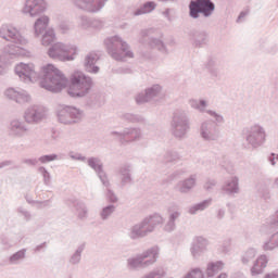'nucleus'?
<instances>
[{
	"mask_svg": "<svg viewBox=\"0 0 278 278\" xmlns=\"http://www.w3.org/2000/svg\"><path fill=\"white\" fill-rule=\"evenodd\" d=\"M122 121H126V123H144V117L138 114L124 113L122 114Z\"/></svg>",
	"mask_w": 278,
	"mask_h": 278,
	"instance_id": "obj_48",
	"label": "nucleus"
},
{
	"mask_svg": "<svg viewBox=\"0 0 278 278\" xmlns=\"http://www.w3.org/2000/svg\"><path fill=\"white\" fill-rule=\"evenodd\" d=\"M49 16L43 15V16H39L35 24H34V29H35V36L36 38L42 36V34H45V31H47V27H49Z\"/></svg>",
	"mask_w": 278,
	"mask_h": 278,
	"instance_id": "obj_29",
	"label": "nucleus"
},
{
	"mask_svg": "<svg viewBox=\"0 0 278 278\" xmlns=\"http://www.w3.org/2000/svg\"><path fill=\"white\" fill-rule=\"evenodd\" d=\"M85 250L86 243L79 244L74 251V253L71 254L68 258V264H71V266H78V264H81V255Z\"/></svg>",
	"mask_w": 278,
	"mask_h": 278,
	"instance_id": "obj_33",
	"label": "nucleus"
},
{
	"mask_svg": "<svg viewBox=\"0 0 278 278\" xmlns=\"http://www.w3.org/2000/svg\"><path fill=\"white\" fill-rule=\"evenodd\" d=\"M54 42H55V30H53L52 28L47 29L41 37V45L43 47H49Z\"/></svg>",
	"mask_w": 278,
	"mask_h": 278,
	"instance_id": "obj_47",
	"label": "nucleus"
},
{
	"mask_svg": "<svg viewBox=\"0 0 278 278\" xmlns=\"http://www.w3.org/2000/svg\"><path fill=\"white\" fill-rule=\"evenodd\" d=\"M189 41L195 49H203L210 42V34L205 29L193 28L188 33Z\"/></svg>",
	"mask_w": 278,
	"mask_h": 278,
	"instance_id": "obj_16",
	"label": "nucleus"
},
{
	"mask_svg": "<svg viewBox=\"0 0 278 278\" xmlns=\"http://www.w3.org/2000/svg\"><path fill=\"white\" fill-rule=\"evenodd\" d=\"M186 173H187L186 168H179V169H176L174 173H172L169 177L172 180L179 179V177H184Z\"/></svg>",
	"mask_w": 278,
	"mask_h": 278,
	"instance_id": "obj_63",
	"label": "nucleus"
},
{
	"mask_svg": "<svg viewBox=\"0 0 278 278\" xmlns=\"http://www.w3.org/2000/svg\"><path fill=\"white\" fill-rule=\"evenodd\" d=\"M204 68L207 71L211 79L214 81H220V68H218V64L216 63V59H208L204 64Z\"/></svg>",
	"mask_w": 278,
	"mask_h": 278,
	"instance_id": "obj_25",
	"label": "nucleus"
},
{
	"mask_svg": "<svg viewBox=\"0 0 278 278\" xmlns=\"http://www.w3.org/2000/svg\"><path fill=\"white\" fill-rule=\"evenodd\" d=\"M92 18L88 17L87 15H80L78 17V27L81 29H90Z\"/></svg>",
	"mask_w": 278,
	"mask_h": 278,
	"instance_id": "obj_53",
	"label": "nucleus"
},
{
	"mask_svg": "<svg viewBox=\"0 0 278 278\" xmlns=\"http://www.w3.org/2000/svg\"><path fill=\"white\" fill-rule=\"evenodd\" d=\"M260 49L261 51H263V53H269L270 55H275V53H277L278 51V45L270 39H265L261 41Z\"/></svg>",
	"mask_w": 278,
	"mask_h": 278,
	"instance_id": "obj_34",
	"label": "nucleus"
},
{
	"mask_svg": "<svg viewBox=\"0 0 278 278\" xmlns=\"http://www.w3.org/2000/svg\"><path fill=\"white\" fill-rule=\"evenodd\" d=\"M184 125H190V115H188V111L186 110H176L173 113L170 128L180 127Z\"/></svg>",
	"mask_w": 278,
	"mask_h": 278,
	"instance_id": "obj_22",
	"label": "nucleus"
},
{
	"mask_svg": "<svg viewBox=\"0 0 278 278\" xmlns=\"http://www.w3.org/2000/svg\"><path fill=\"white\" fill-rule=\"evenodd\" d=\"M216 11V4L212 0H191L189 2V16L193 21L211 18Z\"/></svg>",
	"mask_w": 278,
	"mask_h": 278,
	"instance_id": "obj_5",
	"label": "nucleus"
},
{
	"mask_svg": "<svg viewBox=\"0 0 278 278\" xmlns=\"http://www.w3.org/2000/svg\"><path fill=\"white\" fill-rule=\"evenodd\" d=\"M56 116L62 125H76L84 118V111L75 106H64L58 111Z\"/></svg>",
	"mask_w": 278,
	"mask_h": 278,
	"instance_id": "obj_7",
	"label": "nucleus"
},
{
	"mask_svg": "<svg viewBox=\"0 0 278 278\" xmlns=\"http://www.w3.org/2000/svg\"><path fill=\"white\" fill-rule=\"evenodd\" d=\"M18 43H12L10 46H8L7 48V58L8 55H13L14 58H23L25 55H27V50H25L23 47L21 46H16Z\"/></svg>",
	"mask_w": 278,
	"mask_h": 278,
	"instance_id": "obj_38",
	"label": "nucleus"
},
{
	"mask_svg": "<svg viewBox=\"0 0 278 278\" xmlns=\"http://www.w3.org/2000/svg\"><path fill=\"white\" fill-rule=\"evenodd\" d=\"M184 278H204L203 271H201L199 268H194L191 271L187 273Z\"/></svg>",
	"mask_w": 278,
	"mask_h": 278,
	"instance_id": "obj_59",
	"label": "nucleus"
},
{
	"mask_svg": "<svg viewBox=\"0 0 278 278\" xmlns=\"http://www.w3.org/2000/svg\"><path fill=\"white\" fill-rule=\"evenodd\" d=\"M197 179L198 175L191 174L188 178L178 181L175 185L174 190H176V192H179L180 194H189V192H192V190L197 188Z\"/></svg>",
	"mask_w": 278,
	"mask_h": 278,
	"instance_id": "obj_18",
	"label": "nucleus"
},
{
	"mask_svg": "<svg viewBox=\"0 0 278 278\" xmlns=\"http://www.w3.org/2000/svg\"><path fill=\"white\" fill-rule=\"evenodd\" d=\"M210 240L203 236H197L190 247V253L193 260H199L207 251Z\"/></svg>",
	"mask_w": 278,
	"mask_h": 278,
	"instance_id": "obj_17",
	"label": "nucleus"
},
{
	"mask_svg": "<svg viewBox=\"0 0 278 278\" xmlns=\"http://www.w3.org/2000/svg\"><path fill=\"white\" fill-rule=\"evenodd\" d=\"M4 94L5 97H8V99H12L13 101H16V98L18 97V90L14 88H9L5 90Z\"/></svg>",
	"mask_w": 278,
	"mask_h": 278,
	"instance_id": "obj_62",
	"label": "nucleus"
},
{
	"mask_svg": "<svg viewBox=\"0 0 278 278\" xmlns=\"http://www.w3.org/2000/svg\"><path fill=\"white\" fill-rule=\"evenodd\" d=\"M110 0H90L89 14H97L105 8Z\"/></svg>",
	"mask_w": 278,
	"mask_h": 278,
	"instance_id": "obj_46",
	"label": "nucleus"
},
{
	"mask_svg": "<svg viewBox=\"0 0 278 278\" xmlns=\"http://www.w3.org/2000/svg\"><path fill=\"white\" fill-rule=\"evenodd\" d=\"M223 190L226 194H238L240 192V179L237 176H232L223 186Z\"/></svg>",
	"mask_w": 278,
	"mask_h": 278,
	"instance_id": "obj_28",
	"label": "nucleus"
},
{
	"mask_svg": "<svg viewBox=\"0 0 278 278\" xmlns=\"http://www.w3.org/2000/svg\"><path fill=\"white\" fill-rule=\"evenodd\" d=\"M189 105L190 108H192V110H197L198 112H200V114H206L207 112V101L204 99H191L189 100Z\"/></svg>",
	"mask_w": 278,
	"mask_h": 278,
	"instance_id": "obj_41",
	"label": "nucleus"
},
{
	"mask_svg": "<svg viewBox=\"0 0 278 278\" xmlns=\"http://www.w3.org/2000/svg\"><path fill=\"white\" fill-rule=\"evenodd\" d=\"M105 47L109 55L117 62H124L125 58H134V52L129 48V43L123 40L121 36L115 35L105 39Z\"/></svg>",
	"mask_w": 278,
	"mask_h": 278,
	"instance_id": "obj_3",
	"label": "nucleus"
},
{
	"mask_svg": "<svg viewBox=\"0 0 278 278\" xmlns=\"http://www.w3.org/2000/svg\"><path fill=\"white\" fill-rule=\"evenodd\" d=\"M123 136H126L125 142H136L142 140V129L140 128H125Z\"/></svg>",
	"mask_w": 278,
	"mask_h": 278,
	"instance_id": "obj_31",
	"label": "nucleus"
},
{
	"mask_svg": "<svg viewBox=\"0 0 278 278\" xmlns=\"http://www.w3.org/2000/svg\"><path fill=\"white\" fill-rule=\"evenodd\" d=\"M216 179L214 178H208L206 179V181L204 182V190H206V192H212V190H214V188H216Z\"/></svg>",
	"mask_w": 278,
	"mask_h": 278,
	"instance_id": "obj_60",
	"label": "nucleus"
},
{
	"mask_svg": "<svg viewBox=\"0 0 278 278\" xmlns=\"http://www.w3.org/2000/svg\"><path fill=\"white\" fill-rule=\"evenodd\" d=\"M97 62H99V54L96 52H89L86 54L84 60V68L87 73H91L92 75H97L100 68L97 66Z\"/></svg>",
	"mask_w": 278,
	"mask_h": 278,
	"instance_id": "obj_23",
	"label": "nucleus"
},
{
	"mask_svg": "<svg viewBox=\"0 0 278 278\" xmlns=\"http://www.w3.org/2000/svg\"><path fill=\"white\" fill-rule=\"evenodd\" d=\"M223 268H225V263H223V261L211 262L206 267V276L212 278L214 275H218Z\"/></svg>",
	"mask_w": 278,
	"mask_h": 278,
	"instance_id": "obj_35",
	"label": "nucleus"
},
{
	"mask_svg": "<svg viewBox=\"0 0 278 278\" xmlns=\"http://www.w3.org/2000/svg\"><path fill=\"white\" fill-rule=\"evenodd\" d=\"M0 38L8 40L9 42H13L14 45H27V39L21 36L18 28L10 24H3L0 27Z\"/></svg>",
	"mask_w": 278,
	"mask_h": 278,
	"instance_id": "obj_11",
	"label": "nucleus"
},
{
	"mask_svg": "<svg viewBox=\"0 0 278 278\" xmlns=\"http://www.w3.org/2000/svg\"><path fill=\"white\" fill-rule=\"evenodd\" d=\"M149 233L151 232L149 228H147L143 219L128 229V238H130V240H142V238H147Z\"/></svg>",
	"mask_w": 278,
	"mask_h": 278,
	"instance_id": "obj_19",
	"label": "nucleus"
},
{
	"mask_svg": "<svg viewBox=\"0 0 278 278\" xmlns=\"http://www.w3.org/2000/svg\"><path fill=\"white\" fill-rule=\"evenodd\" d=\"M275 229H278V211L266 219L265 224L261 226L260 231L261 233L268 235L275 231Z\"/></svg>",
	"mask_w": 278,
	"mask_h": 278,
	"instance_id": "obj_26",
	"label": "nucleus"
},
{
	"mask_svg": "<svg viewBox=\"0 0 278 278\" xmlns=\"http://www.w3.org/2000/svg\"><path fill=\"white\" fill-rule=\"evenodd\" d=\"M105 190H106L105 197L109 203H118V197L116 195L114 190H112V187H109Z\"/></svg>",
	"mask_w": 278,
	"mask_h": 278,
	"instance_id": "obj_56",
	"label": "nucleus"
},
{
	"mask_svg": "<svg viewBox=\"0 0 278 278\" xmlns=\"http://www.w3.org/2000/svg\"><path fill=\"white\" fill-rule=\"evenodd\" d=\"M155 8H157V4L155 2L148 1L134 12V16H142V14H151V12L155 10Z\"/></svg>",
	"mask_w": 278,
	"mask_h": 278,
	"instance_id": "obj_40",
	"label": "nucleus"
},
{
	"mask_svg": "<svg viewBox=\"0 0 278 278\" xmlns=\"http://www.w3.org/2000/svg\"><path fill=\"white\" fill-rule=\"evenodd\" d=\"M159 257L160 248L157 245H154L140 254L127 258V269L138 270L140 268H149V266H153V264L157 262Z\"/></svg>",
	"mask_w": 278,
	"mask_h": 278,
	"instance_id": "obj_4",
	"label": "nucleus"
},
{
	"mask_svg": "<svg viewBox=\"0 0 278 278\" xmlns=\"http://www.w3.org/2000/svg\"><path fill=\"white\" fill-rule=\"evenodd\" d=\"M23 118L27 125H38L47 118V110L45 106L30 105L25 110Z\"/></svg>",
	"mask_w": 278,
	"mask_h": 278,
	"instance_id": "obj_10",
	"label": "nucleus"
},
{
	"mask_svg": "<svg viewBox=\"0 0 278 278\" xmlns=\"http://www.w3.org/2000/svg\"><path fill=\"white\" fill-rule=\"evenodd\" d=\"M168 217L163 226V231L167 233H173L175 229H177V220L181 218V210L179 208L177 203H172L167 207Z\"/></svg>",
	"mask_w": 278,
	"mask_h": 278,
	"instance_id": "obj_14",
	"label": "nucleus"
},
{
	"mask_svg": "<svg viewBox=\"0 0 278 278\" xmlns=\"http://www.w3.org/2000/svg\"><path fill=\"white\" fill-rule=\"evenodd\" d=\"M26 250H20L9 257L10 264H21L25 260Z\"/></svg>",
	"mask_w": 278,
	"mask_h": 278,
	"instance_id": "obj_51",
	"label": "nucleus"
},
{
	"mask_svg": "<svg viewBox=\"0 0 278 278\" xmlns=\"http://www.w3.org/2000/svg\"><path fill=\"white\" fill-rule=\"evenodd\" d=\"M92 29H101L103 27V22L101 20L91 18V26Z\"/></svg>",
	"mask_w": 278,
	"mask_h": 278,
	"instance_id": "obj_64",
	"label": "nucleus"
},
{
	"mask_svg": "<svg viewBox=\"0 0 278 278\" xmlns=\"http://www.w3.org/2000/svg\"><path fill=\"white\" fill-rule=\"evenodd\" d=\"M116 212V205L114 204H109L106 206H103L101 211L99 212V216L101 220H110L112 218V215Z\"/></svg>",
	"mask_w": 278,
	"mask_h": 278,
	"instance_id": "obj_45",
	"label": "nucleus"
},
{
	"mask_svg": "<svg viewBox=\"0 0 278 278\" xmlns=\"http://www.w3.org/2000/svg\"><path fill=\"white\" fill-rule=\"evenodd\" d=\"M268 266V256L266 254L260 255L255 262L254 265L251 268V275L252 277H256V275H262L264 273V268Z\"/></svg>",
	"mask_w": 278,
	"mask_h": 278,
	"instance_id": "obj_27",
	"label": "nucleus"
},
{
	"mask_svg": "<svg viewBox=\"0 0 278 278\" xmlns=\"http://www.w3.org/2000/svg\"><path fill=\"white\" fill-rule=\"evenodd\" d=\"M72 3L77 10L90 13V0H72Z\"/></svg>",
	"mask_w": 278,
	"mask_h": 278,
	"instance_id": "obj_49",
	"label": "nucleus"
},
{
	"mask_svg": "<svg viewBox=\"0 0 278 278\" xmlns=\"http://www.w3.org/2000/svg\"><path fill=\"white\" fill-rule=\"evenodd\" d=\"M142 220L143 224H146V227L148 231H150V233H153V231H155V227H157V225H164V216H162V214L160 213H153L143 218Z\"/></svg>",
	"mask_w": 278,
	"mask_h": 278,
	"instance_id": "obj_24",
	"label": "nucleus"
},
{
	"mask_svg": "<svg viewBox=\"0 0 278 278\" xmlns=\"http://www.w3.org/2000/svg\"><path fill=\"white\" fill-rule=\"evenodd\" d=\"M55 160H59L58 154H46L38 159V162L41 164H49V162H55Z\"/></svg>",
	"mask_w": 278,
	"mask_h": 278,
	"instance_id": "obj_57",
	"label": "nucleus"
},
{
	"mask_svg": "<svg viewBox=\"0 0 278 278\" xmlns=\"http://www.w3.org/2000/svg\"><path fill=\"white\" fill-rule=\"evenodd\" d=\"M48 3L47 0H26L23 8V13L36 18L47 12Z\"/></svg>",
	"mask_w": 278,
	"mask_h": 278,
	"instance_id": "obj_12",
	"label": "nucleus"
},
{
	"mask_svg": "<svg viewBox=\"0 0 278 278\" xmlns=\"http://www.w3.org/2000/svg\"><path fill=\"white\" fill-rule=\"evenodd\" d=\"M104 104L105 96H103L101 92H93L87 99V105H89V108H101Z\"/></svg>",
	"mask_w": 278,
	"mask_h": 278,
	"instance_id": "obj_32",
	"label": "nucleus"
},
{
	"mask_svg": "<svg viewBox=\"0 0 278 278\" xmlns=\"http://www.w3.org/2000/svg\"><path fill=\"white\" fill-rule=\"evenodd\" d=\"M38 170L43 177V184L46 186H49V184H51V174L49 173V170H47V168L45 167H39Z\"/></svg>",
	"mask_w": 278,
	"mask_h": 278,
	"instance_id": "obj_58",
	"label": "nucleus"
},
{
	"mask_svg": "<svg viewBox=\"0 0 278 278\" xmlns=\"http://www.w3.org/2000/svg\"><path fill=\"white\" fill-rule=\"evenodd\" d=\"M132 170H134V167L129 163H125L118 167L117 174L121 177L122 188H125V186L129 184H134V178L131 177Z\"/></svg>",
	"mask_w": 278,
	"mask_h": 278,
	"instance_id": "obj_21",
	"label": "nucleus"
},
{
	"mask_svg": "<svg viewBox=\"0 0 278 278\" xmlns=\"http://www.w3.org/2000/svg\"><path fill=\"white\" fill-rule=\"evenodd\" d=\"M245 141L252 149H260L266 142V129L260 124H255L247 129Z\"/></svg>",
	"mask_w": 278,
	"mask_h": 278,
	"instance_id": "obj_8",
	"label": "nucleus"
},
{
	"mask_svg": "<svg viewBox=\"0 0 278 278\" xmlns=\"http://www.w3.org/2000/svg\"><path fill=\"white\" fill-rule=\"evenodd\" d=\"M210 205H212V198L206 199L202 202L195 203L193 205H190L188 207V214H190L191 216H197L199 212H205V210H207Z\"/></svg>",
	"mask_w": 278,
	"mask_h": 278,
	"instance_id": "obj_30",
	"label": "nucleus"
},
{
	"mask_svg": "<svg viewBox=\"0 0 278 278\" xmlns=\"http://www.w3.org/2000/svg\"><path fill=\"white\" fill-rule=\"evenodd\" d=\"M15 75L24 84H34L41 77L40 86L49 92H62L68 86V78L51 63L41 68V75L36 71V65L33 63H20L15 66Z\"/></svg>",
	"mask_w": 278,
	"mask_h": 278,
	"instance_id": "obj_1",
	"label": "nucleus"
},
{
	"mask_svg": "<svg viewBox=\"0 0 278 278\" xmlns=\"http://www.w3.org/2000/svg\"><path fill=\"white\" fill-rule=\"evenodd\" d=\"M206 114H208V116H211V118L214 119L213 123L214 125H216V127L225 123V117L220 115V113H217L216 111L207 110Z\"/></svg>",
	"mask_w": 278,
	"mask_h": 278,
	"instance_id": "obj_50",
	"label": "nucleus"
},
{
	"mask_svg": "<svg viewBox=\"0 0 278 278\" xmlns=\"http://www.w3.org/2000/svg\"><path fill=\"white\" fill-rule=\"evenodd\" d=\"M74 207L77 212L79 220H86L88 218V206L84 202L76 201Z\"/></svg>",
	"mask_w": 278,
	"mask_h": 278,
	"instance_id": "obj_44",
	"label": "nucleus"
},
{
	"mask_svg": "<svg viewBox=\"0 0 278 278\" xmlns=\"http://www.w3.org/2000/svg\"><path fill=\"white\" fill-rule=\"evenodd\" d=\"M31 97L26 91H18L17 98L15 99L16 103H29Z\"/></svg>",
	"mask_w": 278,
	"mask_h": 278,
	"instance_id": "obj_55",
	"label": "nucleus"
},
{
	"mask_svg": "<svg viewBox=\"0 0 278 278\" xmlns=\"http://www.w3.org/2000/svg\"><path fill=\"white\" fill-rule=\"evenodd\" d=\"M94 86V81L90 76H86L83 72H76L71 77V86L67 90L73 99H81L88 97Z\"/></svg>",
	"mask_w": 278,
	"mask_h": 278,
	"instance_id": "obj_2",
	"label": "nucleus"
},
{
	"mask_svg": "<svg viewBox=\"0 0 278 278\" xmlns=\"http://www.w3.org/2000/svg\"><path fill=\"white\" fill-rule=\"evenodd\" d=\"M258 194L264 201H270V189L266 185H261L257 189Z\"/></svg>",
	"mask_w": 278,
	"mask_h": 278,
	"instance_id": "obj_54",
	"label": "nucleus"
},
{
	"mask_svg": "<svg viewBox=\"0 0 278 278\" xmlns=\"http://www.w3.org/2000/svg\"><path fill=\"white\" fill-rule=\"evenodd\" d=\"M76 53L77 48L63 42L53 43L48 50L49 58L60 60V62H71L75 60L74 55H76Z\"/></svg>",
	"mask_w": 278,
	"mask_h": 278,
	"instance_id": "obj_6",
	"label": "nucleus"
},
{
	"mask_svg": "<svg viewBox=\"0 0 278 278\" xmlns=\"http://www.w3.org/2000/svg\"><path fill=\"white\" fill-rule=\"evenodd\" d=\"M152 34H153L152 28L141 30L140 31L141 37L139 38V42H141V45H148L150 49H157L159 51H161V53H168V50L166 49V45H164V41H162L161 39L151 37Z\"/></svg>",
	"mask_w": 278,
	"mask_h": 278,
	"instance_id": "obj_13",
	"label": "nucleus"
},
{
	"mask_svg": "<svg viewBox=\"0 0 278 278\" xmlns=\"http://www.w3.org/2000/svg\"><path fill=\"white\" fill-rule=\"evenodd\" d=\"M263 251H275V249H278V231L273 233L269 239H267L262 244Z\"/></svg>",
	"mask_w": 278,
	"mask_h": 278,
	"instance_id": "obj_43",
	"label": "nucleus"
},
{
	"mask_svg": "<svg viewBox=\"0 0 278 278\" xmlns=\"http://www.w3.org/2000/svg\"><path fill=\"white\" fill-rule=\"evenodd\" d=\"M163 160L166 164H177L181 160V154L177 150H167L164 153Z\"/></svg>",
	"mask_w": 278,
	"mask_h": 278,
	"instance_id": "obj_42",
	"label": "nucleus"
},
{
	"mask_svg": "<svg viewBox=\"0 0 278 278\" xmlns=\"http://www.w3.org/2000/svg\"><path fill=\"white\" fill-rule=\"evenodd\" d=\"M97 177L100 179L102 186H104L105 190L108 188H112V182H110V178L108 177V173H105V169L97 174Z\"/></svg>",
	"mask_w": 278,
	"mask_h": 278,
	"instance_id": "obj_52",
	"label": "nucleus"
},
{
	"mask_svg": "<svg viewBox=\"0 0 278 278\" xmlns=\"http://www.w3.org/2000/svg\"><path fill=\"white\" fill-rule=\"evenodd\" d=\"M172 129V135L176 140H184L188 136V132L190 131V124H185L182 126H176Z\"/></svg>",
	"mask_w": 278,
	"mask_h": 278,
	"instance_id": "obj_36",
	"label": "nucleus"
},
{
	"mask_svg": "<svg viewBox=\"0 0 278 278\" xmlns=\"http://www.w3.org/2000/svg\"><path fill=\"white\" fill-rule=\"evenodd\" d=\"M200 136L203 140H206V142H212L218 140L220 130H218V126H216L214 122L204 121L200 126Z\"/></svg>",
	"mask_w": 278,
	"mask_h": 278,
	"instance_id": "obj_15",
	"label": "nucleus"
},
{
	"mask_svg": "<svg viewBox=\"0 0 278 278\" xmlns=\"http://www.w3.org/2000/svg\"><path fill=\"white\" fill-rule=\"evenodd\" d=\"M255 257H257V249L248 248L241 255V263L244 266H249V264H251V262L255 261Z\"/></svg>",
	"mask_w": 278,
	"mask_h": 278,
	"instance_id": "obj_37",
	"label": "nucleus"
},
{
	"mask_svg": "<svg viewBox=\"0 0 278 278\" xmlns=\"http://www.w3.org/2000/svg\"><path fill=\"white\" fill-rule=\"evenodd\" d=\"M87 165L89 168L94 170L96 175H99V173L103 172V161L99 159V156H90L87 159Z\"/></svg>",
	"mask_w": 278,
	"mask_h": 278,
	"instance_id": "obj_39",
	"label": "nucleus"
},
{
	"mask_svg": "<svg viewBox=\"0 0 278 278\" xmlns=\"http://www.w3.org/2000/svg\"><path fill=\"white\" fill-rule=\"evenodd\" d=\"M164 97V88L159 85H152L151 87H148L144 91L139 92L135 101L138 105H142V103H149L150 101H153V99H162Z\"/></svg>",
	"mask_w": 278,
	"mask_h": 278,
	"instance_id": "obj_9",
	"label": "nucleus"
},
{
	"mask_svg": "<svg viewBox=\"0 0 278 278\" xmlns=\"http://www.w3.org/2000/svg\"><path fill=\"white\" fill-rule=\"evenodd\" d=\"M17 213H20L21 216L24 217V220H26V223H29V220H31V213L27 211L25 207L23 206L17 207Z\"/></svg>",
	"mask_w": 278,
	"mask_h": 278,
	"instance_id": "obj_61",
	"label": "nucleus"
},
{
	"mask_svg": "<svg viewBox=\"0 0 278 278\" xmlns=\"http://www.w3.org/2000/svg\"><path fill=\"white\" fill-rule=\"evenodd\" d=\"M29 131L25 122L21 119H12L9 125V134L13 136V138H23Z\"/></svg>",
	"mask_w": 278,
	"mask_h": 278,
	"instance_id": "obj_20",
	"label": "nucleus"
}]
</instances>
